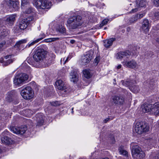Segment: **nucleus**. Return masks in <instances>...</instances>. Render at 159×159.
<instances>
[{"label": "nucleus", "instance_id": "3c124183", "mask_svg": "<svg viewBox=\"0 0 159 159\" xmlns=\"http://www.w3.org/2000/svg\"><path fill=\"white\" fill-rule=\"evenodd\" d=\"M138 11L137 8H135L132 9V10L130 12V13H132L137 12Z\"/></svg>", "mask_w": 159, "mask_h": 159}, {"label": "nucleus", "instance_id": "8fccbe9b", "mask_svg": "<svg viewBox=\"0 0 159 159\" xmlns=\"http://www.w3.org/2000/svg\"><path fill=\"white\" fill-rule=\"evenodd\" d=\"M108 21L109 20L108 19H105L102 21V22L104 23L105 25L107 24Z\"/></svg>", "mask_w": 159, "mask_h": 159}, {"label": "nucleus", "instance_id": "a211bd4d", "mask_svg": "<svg viewBox=\"0 0 159 159\" xmlns=\"http://www.w3.org/2000/svg\"><path fill=\"white\" fill-rule=\"evenodd\" d=\"M44 116L41 113L38 114L36 115L37 125L41 126L43 125L44 122Z\"/></svg>", "mask_w": 159, "mask_h": 159}, {"label": "nucleus", "instance_id": "e433bc0d", "mask_svg": "<svg viewBox=\"0 0 159 159\" xmlns=\"http://www.w3.org/2000/svg\"><path fill=\"white\" fill-rule=\"evenodd\" d=\"M26 42V39H22L20 40L19 41H18L16 43L15 45L17 47H19L20 44L23 43H25Z\"/></svg>", "mask_w": 159, "mask_h": 159}, {"label": "nucleus", "instance_id": "e2e57ef3", "mask_svg": "<svg viewBox=\"0 0 159 159\" xmlns=\"http://www.w3.org/2000/svg\"><path fill=\"white\" fill-rule=\"evenodd\" d=\"M121 65L120 64V65H118L117 66V69H119L120 68H121Z\"/></svg>", "mask_w": 159, "mask_h": 159}, {"label": "nucleus", "instance_id": "1a4fd4ad", "mask_svg": "<svg viewBox=\"0 0 159 159\" xmlns=\"http://www.w3.org/2000/svg\"><path fill=\"white\" fill-rule=\"evenodd\" d=\"M10 129L15 134H23L27 130V127L25 125H22L19 127L11 126Z\"/></svg>", "mask_w": 159, "mask_h": 159}, {"label": "nucleus", "instance_id": "09e8293b", "mask_svg": "<svg viewBox=\"0 0 159 159\" xmlns=\"http://www.w3.org/2000/svg\"><path fill=\"white\" fill-rule=\"evenodd\" d=\"M6 43L3 42L0 43V49H1L5 45Z\"/></svg>", "mask_w": 159, "mask_h": 159}, {"label": "nucleus", "instance_id": "2f4dec72", "mask_svg": "<svg viewBox=\"0 0 159 159\" xmlns=\"http://www.w3.org/2000/svg\"><path fill=\"white\" fill-rule=\"evenodd\" d=\"M59 39V38H51L44 39V41L46 43H51L52 42H54L58 40Z\"/></svg>", "mask_w": 159, "mask_h": 159}, {"label": "nucleus", "instance_id": "f257e3e1", "mask_svg": "<svg viewBox=\"0 0 159 159\" xmlns=\"http://www.w3.org/2000/svg\"><path fill=\"white\" fill-rule=\"evenodd\" d=\"M83 23L82 17L79 15L71 16L67 21V26L70 30L76 29Z\"/></svg>", "mask_w": 159, "mask_h": 159}, {"label": "nucleus", "instance_id": "5fc2aeb1", "mask_svg": "<svg viewBox=\"0 0 159 159\" xmlns=\"http://www.w3.org/2000/svg\"><path fill=\"white\" fill-rule=\"evenodd\" d=\"M12 55H7L6 56L4 57V58L5 59H7L8 58H11V57Z\"/></svg>", "mask_w": 159, "mask_h": 159}, {"label": "nucleus", "instance_id": "aec40b11", "mask_svg": "<svg viewBox=\"0 0 159 159\" xmlns=\"http://www.w3.org/2000/svg\"><path fill=\"white\" fill-rule=\"evenodd\" d=\"M9 31L7 29L0 28V39H2L7 36L9 33Z\"/></svg>", "mask_w": 159, "mask_h": 159}, {"label": "nucleus", "instance_id": "58836bf2", "mask_svg": "<svg viewBox=\"0 0 159 159\" xmlns=\"http://www.w3.org/2000/svg\"><path fill=\"white\" fill-rule=\"evenodd\" d=\"M146 2L144 0H141L140 1L139 4V7H143L145 6Z\"/></svg>", "mask_w": 159, "mask_h": 159}, {"label": "nucleus", "instance_id": "423d86ee", "mask_svg": "<svg viewBox=\"0 0 159 159\" xmlns=\"http://www.w3.org/2000/svg\"><path fill=\"white\" fill-rule=\"evenodd\" d=\"M20 94L24 99L27 100L30 99L34 96L32 88L30 86L26 87L22 89Z\"/></svg>", "mask_w": 159, "mask_h": 159}, {"label": "nucleus", "instance_id": "c9c22d12", "mask_svg": "<svg viewBox=\"0 0 159 159\" xmlns=\"http://www.w3.org/2000/svg\"><path fill=\"white\" fill-rule=\"evenodd\" d=\"M33 19V16H30L28 17L26 19H24L25 21L29 25V24L30 23L31 21H32Z\"/></svg>", "mask_w": 159, "mask_h": 159}, {"label": "nucleus", "instance_id": "7ed1b4c3", "mask_svg": "<svg viewBox=\"0 0 159 159\" xmlns=\"http://www.w3.org/2000/svg\"><path fill=\"white\" fill-rule=\"evenodd\" d=\"M132 146V153L133 157L136 159H142L145 157L144 153L141 150V148L137 145L135 144Z\"/></svg>", "mask_w": 159, "mask_h": 159}, {"label": "nucleus", "instance_id": "c756f323", "mask_svg": "<svg viewBox=\"0 0 159 159\" xmlns=\"http://www.w3.org/2000/svg\"><path fill=\"white\" fill-rule=\"evenodd\" d=\"M19 2H14V3L13 4L12 9L10 10L11 11H14L17 10L19 7Z\"/></svg>", "mask_w": 159, "mask_h": 159}, {"label": "nucleus", "instance_id": "a19ab883", "mask_svg": "<svg viewBox=\"0 0 159 159\" xmlns=\"http://www.w3.org/2000/svg\"><path fill=\"white\" fill-rule=\"evenodd\" d=\"M50 103L51 105L54 106H57L60 105L59 102L58 101L52 102H50Z\"/></svg>", "mask_w": 159, "mask_h": 159}, {"label": "nucleus", "instance_id": "6e6552de", "mask_svg": "<svg viewBox=\"0 0 159 159\" xmlns=\"http://www.w3.org/2000/svg\"><path fill=\"white\" fill-rule=\"evenodd\" d=\"M124 98L120 95H114L112 96L110 101L111 103L114 105H121L124 103Z\"/></svg>", "mask_w": 159, "mask_h": 159}, {"label": "nucleus", "instance_id": "4be33fe9", "mask_svg": "<svg viewBox=\"0 0 159 159\" xmlns=\"http://www.w3.org/2000/svg\"><path fill=\"white\" fill-rule=\"evenodd\" d=\"M13 60L11 59L5 60L4 58H1L0 59V63L2 64L3 66H7L12 63Z\"/></svg>", "mask_w": 159, "mask_h": 159}, {"label": "nucleus", "instance_id": "f8f14e48", "mask_svg": "<svg viewBox=\"0 0 159 159\" xmlns=\"http://www.w3.org/2000/svg\"><path fill=\"white\" fill-rule=\"evenodd\" d=\"M55 84L57 88L59 90H64L65 92H67L66 85L61 80H57L55 82Z\"/></svg>", "mask_w": 159, "mask_h": 159}, {"label": "nucleus", "instance_id": "4d7b16f0", "mask_svg": "<svg viewBox=\"0 0 159 159\" xmlns=\"http://www.w3.org/2000/svg\"><path fill=\"white\" fill-rule=\"evenodd\" d=\"M122 92H123L125 94H126L127 93V91L125 89H122Z\"/></svg>", "mask_w": 159, "mask_h": 159}, {"label": "nucleus", "instance_id": "603ef678", "mask_svg": "<svg viewBox=\"0 0 159 159\" xmlns=\"http://www.w3.org/2000/svg\"><path fill=\"white\" fill-rule=\"evenodd\" d=\"M71 58V57L70 55H69L68 57L65 60V63H66L67 62L68 60L70 59Z\"/></svg>", "mask_w": 159, "mask_h": 159}, {"label": "nucleus", "instance_id": "7c9ffc66", "mask_svg": "<svg viewBox=\"0 0 159 159\" xmlns=\"http://www.w3.org/2000/svg\"><path fill=\"white\" fill-rule=\"evenodd\" d=\"M83 73L84 76L86 78H90L91 76L90 72L88 70H84L83 71Z\"/></svg>", "mask_w": 159, "mask_h": 159}, {"label": "nucleus", "instance_id": "6ab92c4d", "mask_svg": "<svg viewBox=\"0 0 159 159\" xmlns=\"http://www.w3.org/2000/svg\"><path fill=\"white\" fill-rule=\"evenodd\" d=\"M115 40V38L104 40L103 41L104 46L106 48H108L112 45L113 42Z\"/></svg>", "mask_w": 159, "mask_h": 159}, {"label": "nucleus", "instance_id": "37998d69", "mask_svg": "<svg viewBox=\"0 0 159 159\" xmlns=\"http://www.w3.org/2000/svg\"><path fill=\"white\" fill-rule=\"evenodd\" d=\"M153 55V53L152 52H147V53L145 55L147 57H152Z\"/></svg>", "mask_w": 159, "mask_h": 159}, {"label": "nucleus", "instance_id": "a878e982", "mask_svg": "<svg viewBox=\"0 0 159 159\" xmlns=\"http://www.w3.org/2000/svg\"><path fill=\"white\" fill-rule=\"evenodd\" d=\"M70 76H71L70 77L71 81L75 83H76L78 80V77H77V74L71 72L70 73Z\"/></svg>", "mask_w": 159, "mask_h": 159}, {"label": "nucleus", "instance_id": "052dcab7", "mask_svg": "<svg viewBox=\"0 0 159 159\" xmlns=\"http://www.w3.org/2000/svg\"><path fill=\"white\" fill-rule=\"evenodd\" d=\"M109 118H107L106 119L104 120V122L105 123H107L108 121H109Z\"/></svg>", "mask_w": 159, "mask_h": 159}, {"label": "nucleus", "instance_id": "774afa93", "mask_svg": "<svg viewBox=\"0 0 159 159\" xmlns=\"http://www.w3.org/2000/svg\"><path fill=\"white\" fill-rule=\"evenodd\" d=\"M107 29V28H106V27H105V28H104V29Z\"/></svg>", "mask_w": 159, "mask_h": 159}, {"label": "nucleus", "instance_id": "20e7f679", "mask_svg": "<svg viewBox=\"0 0 159 159\" xmlns=\"http://www.w3.org/2000/svg\"><path fill=\"white\" fill-rule=\"evenodd\" d=\"M149 126L146 123L143 122H138L136 123L135 130L136 133L141 134L143 133L148 131Z\"/></svg>", "mask_w": 159, "mask_h": 159}, {"label": "nucleus", "instance_id": "f704fd0d", "mask_svg": "<svg viewBox=\"0 0 159 159\" xmlns=\"http://www.w3.org/2000/svg\"><path fill=\"white\" fill-rule=\"evenodd\" d=\"M21 30L19 25L15 26L13 29L14 33H19L21 31Z\"/></svg>", "mask_w": 159, "mask_h": 159}, {"label": "nucleus", "instance_id": "f3484780", "mask_svg": "<svg viewBox=\"0 0 159 159\" xmlns=\"http://www.w3.org/2000/svg\"><path fill=\"white\" fill-rule=\"evenodd\" d=\"M2 143L5 145H9L13 143V140L8 136H2L1 138Z\"/></svg>", "mask_w": 159, "mask_h": 159}, {"label": "nucleus", "instance_id": "9b49d317", "mask_svg": "<svg viewBox=\"0 0 159 159\" xmlns=\"http://www.w3.org/2000/svg\"><path fill=\"white\" fill-rule=\"evenodd\" d=\"M122 63L125 67L132 69L137 68L138 66L137 62L133 59L128 61H124Z\"/></svg>", "mask_w": 159, "mask_h": 159}, {"label": "nucleus", "instance_id": "dca6fc26", "mask_svg": "<svg viewBox=\"0 0 159 159\" xmlns=\"http://www.w3.org/2000/svg\"><path fill=\"white\" fill-rule=\"evenodd\" d=\"M150 27L148 20L147 19H144L142 23L141 30L146 33L149 31Z\"/></svg>", "mask_w": 159, "mask_h": 159}, {"label": "nucleus", "instance_id": "39448f33", "mask_svg": "<svg viewBox=\"0 0 159 159\" xmlns=\"http://www.w3.org/2000/svg\"><path fill=\"white\" fill-rule=\"evenodd\" d=\"M34 4L38 9H44L51 7L52 3L44 0H34Z\"/></svg>", "mask_w": 159, "mask_h": 159}, {"label": "nucleus", "instance_id": "69168bd1", "mask_svg": "<svg viewBox=\"0 0 159 159\" xmlns=\"http://www.w3.org/2000/svg\"><path fill=\"white\" fill-rule=\"evenodd\" d=\"M127 31H129V30H130V27H128V28H127Z\"/></svg>", "mask_w": 159, "mask_h": 159}, {"label": "nucleus", "instance_id": "ddd939ff", "mask_svg": "<svg viewBox=\"0 0 159 159\" xmlns=\"http://www.w3.org/2000/svg\"><path fill=\"white\" fill-rule=\"evenodd\" d=\"M16 93L14 90H12L8 92L6 94V100L8 102H11L13 101L16 98Z\"/></svg>", "mask_w": 159, "mask_h": 159}, {"label": "nucleus", "instance_id": "4468645a", "mask_svg": "<svg viewBox=\"0 0 159 159\" xmlns=\"http://www.w3.org/2000/svg\"><path fill=\"white\" fill-rule=\"evenodd\" d=\"M131 53L129 50L124 52H120L116 53V58L117 59H121L124 57H126L128 58L130 56Z\"/></svg>", "mask_w": 159, "mask_h": 159}, {"label": "nucleus", "instance_id": "6e6d98bb", "mask_svg": "<svg viewBox=\"0 0 159 159\" xmlns=\"http://www.w3.org/2000/svg\"><path fill=\"white\" fill-rule=\"evenodd\" d=\"M138 15H139L138 18H141L144 16V14H140Z\"/></svg>", "mask_w": 159, "mask_h": 159}, {"label": "nucleus", "instance_id": "0eeeda50", "mask_svg": "<svg viewBox=\"0 0 159 159\" xmlns=\"http://www.w3.org/2000/svg\"><path fill=\"white\" fill-rule=\"evenodd\" d=\"M28 76L26 74L21 73L16 75L14 80V84L15 85H19L22 84L25 80H27Z\"/></svg>", "mask_w": 159, "mask_h": 159}, {"label": "nucleus", "instance_id": "864d4df0", "mask_svg": "<svg viewBox=\"0 0 159 159\" xmlns=\"http://www.w3.org/2000/svg\"><path fill=\"white\" fill-rule=\"evenodd\" d=\"M153 159H159V152L153 157Z\"/></svg>", "mask_w": 159, "mask_h": 159}, {"label": "nucleus", "instance_id": "412c9836", "mask_svg": "<svg viewBox=\"0 0 159 159\" xmlns=\"http://www.w3.org/2000/svg\"><path fill=\"white\" fill-rule=\"evenodd\" d=\"M152 104H145L142 106L143 111L144 112H148L153 110Z\"/></svg>", "mask_w": 159, "mask_h": 159}, {"label": "nucleus", "instance_id": "393cba45", "mask_svg": "<svg viewBox=\"0 0 159 159\" xmlns=\"http://www.w3.org/2000/svg\"><path fill=\"white\" fill-rule=\"evenodd\" d=\"M45 36V35L44 34H43L42 35V37L37 39L35 41H33L30 43H29L27 45L28 47H30L31 46L33 45L35 43H37L43 39Z\"/></svg>", "mask_w": 159, "mask_h": 159}, {"label": "nucleus", "instance_id": "c03bdc74", "mask_svg": "<svg viewBox=\"0 0 159 159\" xmlns=\"http://www.w3.org/2000/svg\"><path fill=\"white\" fill-rule=\"evenodd\" d=\"M28 3V0H21V6H24Z\"/></svg>", "mask_w": 159, "mask_h": 159}, {"label": "nucleus", "instance_id": "bb28decb", "mask_svg": "<svg viewBox=\"0 0 159 159\" xmlns=\"http://www.w3.org/2000/svg\"><path fill=\"white\" fill-rule=\"evenodd\" d=\"M57 30L61 34H65L66 30L65 27L62 25H59L57 28Z\"/></svg>", "mask_w": 159, "mask_h": 159}, {"label": "nucleus", "instance_id": "473e14b6", "mask_svg": "<svg viewBox=\"0 0 159 159\" xmlns=\"http://www.w3.org/2000/svg\"><path fill=\"white\" fill-rule=\"evenodd\" d=\"M14 2L11 0H6V4L10 9L11 10L12 9Z\"/></svg>", "mask_w": 159, "mask_h": 159}, {"label": "nucleus", "instance_id": "ea45409f", "mask_svg": "<svg viewBox=\"0 0 159 159\" xmlns=\"http://www.w3.org/2000/svg\"><path fill=\"white\" fill-rule=\"evenodd\" d=\"M153 110L156 109H159V102H155L154 104L152 105Z\"/></svg>", "mask_w": 159, "mask_h": 159}, {"label": "nucleus", "instance_id": "2eb2a0df", "mask_svg": "<svg viewBox=\"0 0 159 159\" xmlns=\"http://www.w3.org/2000/svg\"><path fill=\"white\" fill-rule=\"evenodd\" d=\"M16 15L14 14L7 16L5 21L6 24L9 26L13 25L16 19Z\"/></svg>", "mask_w": 159, "mask_h": 159}, {"label": "nucleus", "instance_id": "b1692460", "mask_svg": "<svg viewBox=\"0 0 159 159\" xmlns=\"http://www.w3.org/2000/svg\"><path fill=\"white\" fill-rule=\"evenodd\" d=\"M28 25L25 21L24 19L19 22V24L20 28L22 29V30L25 29Z\"/></svg>", "mask_w": 159, "mask_h": 159}, {"label": "nucleus", "instance_id": "338daca9", "mask_svg": "<svg viewBox=\"0 0 159 159\" xmlns=\"http://www.w3.org/2000/svg\"><path fill=\"white\" fill-rule=\"evenodd\" d=\"M73 109H74V108H73H73L71 109V110H72L71 113H72V114H73V113H74Z\"/></svg>", "mask_w": 159, "mask_h": 159}, {"label": "nucleus", "instance_id": "79ce46f5", "mask_svg": "<svg viewBox=\"0 0 159 159\" xmlns=\"http://www.w3.org/2000/svg\"><path fill=\"white\" fill-rule=\"evenodd\" d=\"M33 11V9L31 7H29L25 11L27 14H30Z\"/></svg>", "mask_w": 159, "mask_h": 159}, {"label": "nucleus", "instance_id": "0e129e2a", "mask_svg": "<svg viewBox=\"0 0 159 159\" xmlns=\"http://www.w3.org/2000/svg\"><path fill=\"white\" fill-rule=\"evenodd\" d=\"M156 42L159 44V37L156 38Z\"/></svg>", "mask_w": 159, "mask_h": 159}, {"label": "nucleus", "instance_id": "cd10ccee", "mask_svg": "<svg viewBox=\"0 0 159 159\" xmlns=\"http://www.w3.org/2000/svg\"><path fill=\"white\" fill-rule=\"evenodd\" d=\"M138 14H136L131 17L129 21V23L130 24H133L135 23L138 19Z\"/></svg>", "mask_w": 159, "mask_h": 159}, {"label": "nucleus", "instance_id": "680f3d73", "mask_svg": "<svg viewBox=\"0 0 159 159\" xmlns=\"http://www.w3.org/2000/svg\"><path fill=\"white\" fill-rule=\"evenodd\" d=\"M104 25H105L102 22V23L100 24V27H102V26H103Z\"/></svg>", "mask_w": 159, "mask_h": 159}, {"label": "nucleus", "instance_id": "5701e85b", "mask_svg": "<svg viewBox=\"0 0 159 159\" xmlns=\"http://www.w3.org/2000/svg\"><path fill=\"white\" fill-rule=\"evenodd\" d=\"M134 82H135V81L130 80H126L125 81L122 80L121 82L123 85L125 86L129 87V88L130 87L132 86V85H133Z\"/></svg>", "mask_w": 159, "mask_h": 159}, {"label": "nucleus", "instance_id": "72a5a7b5", "mask_svg": "<svg viewBox=\"0 0 159 159\" xmlns=\"http://www.w3.org/2000/svg\"><path fill=\"white\" fill-rule=\"evenodd\" d=\"M119 150L120 154L124 155L125 156H127V152L126 150H124L121 147L119 148Z\"/></svg>", "mask_w": 159, "mask_h": 159}, {"label": "nucleus", "instance_id": "13d9d810", "mask_svg": "<svg viewBox=\"0 0 159 159\" xmlns=\"http://www.w3.org/2000/svg\"><path fill=\"white\" fill-rule=\"evenodd\" d=\"M94 61H95V63H97L98 64V62H99L98 58H96L95 59Z\"/></svg>", "mask_w": 159, "mask_h": 159}, {"label": "nucleus", "instance_id": "f03ea898", "mask_svg": "<svg viewBox=\"0 0 159 159\" xmlns=\"http://www.w3.org/2000/svg\"><path fill=\"white\" fill-rule=\"evenodd\" d=\"M44 46L43 45L38 47L36 49L33 58L37 62L42 60L47 53V52L43 48Z\"/></svg>", "mask_w": 159, "mask_h": 159}, {"label": "nucleus", "instance_id": "c85d7f7f", "mask_svg": "<svg viewBox=\"0 0 159 159\" xmlns=\"http://www.w3.org/2000/svg\"><path fill=\"white\" fill-rule=\"evenodd\" d=\"M130 90L134 93H138L139 91V87L138 86L134 85L129 88Z\"/></svg>", "mask_w": 159, "mask_h": 159}, {"label": "nucleus", "instance_id": "4c0bfd02", "mask_svg": "<svg viewBox=\"0 0 159 159\" xmlns=\"http://www.w3.org/2000/svg\"><path fill=\"white\" fill-rule=\"evenodd\" d=\"M12 134H11L7 130H5L2 134V136H10Z\"/></svg>", "mask_w": 159, "mask_h": 159}, {"label": "nucleus", "instance_id": "9d476101", "mask_svg": "<svg viewBox=\"0 0 159 159\" xmlns=\"http://www.w3.org/2000/svg\"><path fill=\"white\" fill-rule=\"evenodd\" d=\"M91 51H89L82 57L81 62L82 65H85L89 63L92 59V55Z\"/></svg>", "mask_w": 159, "mask_h": 159}, {"label": "nucleus", "instance_id": "49530a36", "mask_svg": "<svg viewBox=\"0 0 159 159\" xmlns=\"http://www.w3.org/2000/svg\"><path fill=\"white\" fill-rule=\"evenodd\" d=\"M154 16L155 18L157 19H159V12H156L154 13Z\"/></svg>", "mask_w": 159, "mask_h": 159}, {"label": "nucleus", "instance_id": "bf43d9fd", "mask_svg": "<svg viewBox=\"0 0 159 159\" xmlns=\"http://www.w3.org/2000/svg\"><path fill=\"white\" fill-rule=\"evenodd\" d=\"M75 42V40L73 39H71L70 41V42L72 44L74 43Z\"/></svg>", "mask_w": 159, "mask_h": 159}, {"label": "nucleus", "instance_id": "a18cd8bd", "mask_svg": "<svg viewBox=\"0 0 159 159\" xmlns=\"http://www.w3.org/2000/svg\"><path fill=\"white\" fill-rule=\"evenodd\" d=\"M153 3L156 7H158L159 6V0H153Z\"/></svg>", "mask_w": 159, "mask_h": 159}, {"label": "nucleus", "instance_id": "de8ad7c7", "mask_svg": "<svg viewBox=\"0 0 159 159\" xmlns=\"http://www.w3.org/2000/svg\"><path fill=\"white\" fill-rule=\"evenodd\" d=\"M157 81V80H155L153 78L151 80L150 83V84H151L152 85H153V84L156 83V82Z\"/></svg>", "mask_w": 159, "mask_h": 159}]
</instances>
